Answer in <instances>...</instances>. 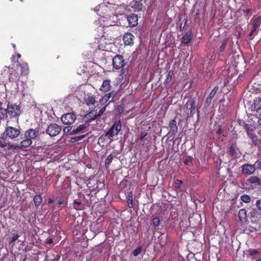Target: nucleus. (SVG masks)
I'll return each mask as SVG.
<instances>
[{
	"label": "nucleus",
	"instance_id": "obj_32",
	"mask_svg": "<svg viewBox=\"0 0 261 261\" xmlns=\"http://www.w3.org/2000/svg\"><path fill=\"white\" fill-rule=\"evenodd\" d=\"M192 36L190 33H186L183 36L181 39V41L184 44H188L192 40Z\"/></svg>",
	"mask_w": 261,
	"mask_h": 261
},
{
	"label": "nucleus",
	"instance_id": "obj_9",
	"mask_svg": "<svg viewBox=\"0 0 261 261\" xmlns=\"http://www.w3.org/2000/svg\"><path fill=\"white\" fill-rule=\"evenodd\" d=\"M95 43L98 44V48L101 50H107V46L110 44V42L105 36L102 35L99 38H96Z\"/></svg>",
	"mask_w": 261,
	"mask_h": 261
},
{
	"label": "nucleus",
	"instance_id": "obj_21",
	"mask_svg": "<svg viewBox=\"0 0 261 261\" xmlns=\"http://www.w3.org/2000/svg\"><path fill=\"white\" fill-rule=\"evenodd\" d=\"M111 87V80H105L102 82L100 90L104 93H106L110 90Z\"/></svg>",
	"mask_w": 261,
	"mask_h": 261
},
{
	"label": "nucleus",
	"instance_id": "obj_55",
	"mask_svg": "<svg viewBox=\"0 0 261 261\" xmlns=\"http://www.w3.org/2000/svg\"><path fill=\"white\" fill-rule=\"evenodd\" d=\"M172 79V77L171 76H167L166 77V79H165V85H167L171 81Z\"/></svg>",
	"mask_w": 261,
	"mask_h": 261
},
{
	"label": "nucleus",
	"instance_id": "obj_19",
	"mask_svg": "<svg viewBox=\"0 0 261 261\" xmlns=\"http://www.w3.org/2000/svg\"><path fill=\"white\" fill-rule=\"evenodd\" d=\"M249 139L252 140L257 136L254 132L252 127L249 124H245L244 126Z\"/></svg>",
	"mask_w": 261,
	"mask_h": 261
},
{
	"label": "nucleus",
	"instance_id": "obj_54",
	"mask_svg": "<svg viewBox=\"0 0 261 261\" xmlns=\"http://www.w3.org/2000/svg\"><path fill=\"white\" fill-rule=\"evenodd\" d=\"M7 143L3 141V140H0V147L4 148L7 146Z\"/></svg>",
	"mask_w": 261,
	"mask_h": 261
},
{
	"label": "nucleus",
	"instance_id": "obj_8",
	"mask_svg": "<svg viewBox=\"0 0 261 261\" xmlns=\"http://www.w3.org/2000/svg\"><path fill=\"white\" fill-rule=\"evenodd\" d=\"M89 188H91L92 190L99 191L102 187H105L104 183L99 180L91 179L88 184Z\"/></svg>",
	"mask_w": 261,
	"mask_h": 261
},
{
	"label": "nucleus",
	"instance_id": "obj_60",
	"mask_svg": "<svg viewBox=\"0 0 261 261\" xmlns=\"http://www.w3.org/2000/svg\"><path fill=\"white\" fill-rule=\"evenodd\" d=\"M58 204L60 205H62L64 204V200H59V201H58Z\"/></svg>",
	"mask_w": 261,
	"mask_h": 261
},
{
	"label": "nucleus",
	"instance_id": "obj_4",
	"mask_svg": "<svg viewBox=\"0 0 261 261\" xmlns=\"http://www.w3.org/2000/svg\"><path fill=\"white\" fill-rule=\"evenodd\" d=\"M62 127L56 123L50 124L46 129V133L50 137L58 135L61 131Z\"/></svg>",
	"mask_w": 261,
	"mask_h": 261
},
{
	"label": "nucleus",
	"instance_id": "obj_37",
	"mask_svg": "<svg viewBox=\"0 0 261 261\" xmlns=\"http://www.w3.org/2000/svg\"><path fill=\"white\" fill-rule=\"evenodd\" d=\"M133 8L138 11H141L143 9L142 2L135 0Z\"/></svg>",
	"mask_w": 261,
	"mask_h": 261
},
{
	"label": "nucleus",
	"instance_id": "obj_16",
	"mask_svg": "<svg viewBox=\"0 0 261 261\" xmlns=\"http://www.w3.org/2000/svg\"><path fill=\"white\" fill-rule=\"evenodd\" d=\"M127 20L130 27H134L138 24V17L137 14H131L127 16Z\"/></svg>",
	"mask_w": 261,
	"mask_h": 261
},
{
	"label": "nucleus",
	"instance_id": "obj_31",
	"mask_svg": "<svg viewBox=\"0 0 261 261\" xmlns=\"http://www.w3.org/2000/svg\"><path fill=\"white\" fill-rule=\"evenodd\" d=\"M251 141L253 145L256 147L259 150H261V139H258L256 136Z\"/></svg>",
	"mask_w": 261,
	"mask_h": 261
},
{
	"label": "nucleus",
	"instance_id": "obj_10",
	"mask_svg": "<svg viewBox=\"0 0 261 261\" xmlns=\"http://www.w3.org/2000/svg\"><path fill=\"white\" fill-rule=\"evenodd\" d=\"M39 136V130L36 129L30 128L27 130L24 133V138L33 140L36 139Z\"/></svg>",
	"mask_w": 261,
	"mask_h": 261
},
{
	"label": "nucleus",
	"instance_id": "obj_23",
	"mask_svg": "<svg viewBox=\"0 0 261 261\" xmlns=\"http://www.w3.org/2000/svg\"><path fill=\"white\" fill-rule=\"evenodd\" d=\"M169 126L172 135H174L177 132L178 127L175 119H172L170 121Z\"/></svg>",
	"mask_w": 261,
	"mask_h": 261
},
{
	"label": "nucleus",
	"instance_id": "obj_6",
	"mask_svg": "<svg viewBox=\"0 0 261 261\" xmlns=\"http://www.w3.org/2000/svg\"><path fill=\"white\" fill-rule=\"evenodd\" d=\"M61 119L64 124L71 125L76 120V115L74 112L67 113L63 115Z\"/></svg>",
	"mask_w": 261,
	"mask_h": 261
},
{
	"label": "nucleus",
	"instance_id": "obj_24",
	"mask_svg": "<svg viewBox=\"0 0 261 261\" xmlns=\"http://www.w3.org/2000/svg\"><path fill=\"white\" fill-rule=\"evenodd\" d=\"M237 150L238 148L236 146V144H232L229 148L228 152L229 154L230 155L231 158L235 159L236 158L237 155Z\"/></svg>",
	"mask_w": 261,
	"mask_h": 261
},
{
	"label": "nucleus",
	"instance_id": "obj_61",
	"mask_svg": "<svg viewBox=\"0 0 261 261\" xmlns=\"http://www.w3.org/2000/svg\"><path fill=\"white\" fill-rule=\"evenodd\" d=\"M258 123L260 125H261V114L258 117Z\"/></svg>",
	"mask_w": 261,
	"mask_h": 261
},
{
	"label": "nucleus",
	"instance_id": "obj_59",
	"mask_svg": "<svg viewBox=\"0 0 261 261\" xmlns=\"http://www.w3.org/2000/svg\"><path fill=\"white\" fill-rule=\"evenodd\" d=\"M173 72L172 70H170L168 71V75H167V76H169L172 77V75H173Z\"/></svg>",
	"mask_w": 261,
	"mask_h": 261
},
{
	"label": "nucleus",
	"instance_id": "obj_49",
	"mask_svg": "<svg viewBox=\"0 0 261 261\" xmlns=\"http://www.w3.org/2000/svg\"><path fill=\"white\" fill-rule=\"evenodd\" d=\"M72 126H66L64 128H63V132L65 134V133H68L69 132H71V131H72Z\"/></svg>",
	"mask_w": 261,
	"mask_h": 261
},
{
	"label": "nucleus",
	"instance_id": "obj_58",
	"mask_svg": "<svg viewBox=\"0 0 261 261\" xmlns=\"http://www.w3.org/2000/svg\"><path fill=\"white\" fill-rule=\"evenodd\" d=\"M140 252V250H138V249H136L133 252V254L135 255V256H136Z\"/></svg>",
	"mask_w": 261,
	"mask_h": 261
},
{
	"label": "nucleus",
	"instance_id": "obj_11",
	"mask_svg": "<svg viewBox=\"0 0 261 261\" xmlns=\"http://www.w3.org/2000/svg\"><path fill=\"white\" fill-rule=\"evenodd\" d=\"M255 171L254 165L246 164L242 166V172L245 175H251Z\"/></svg>",
	"mask_w": 261,
	"mask_h": 261
},
{
	"label": "nucleus",
	"instance_id": "obj_29",
	"mask_svg": "<svg viewBox=\"0 0 261 261\" xmlns=\"http://www.w3.org/2000/svg\"><path fill=\"white\" fill-rule=\"evenodd\" d=\"M33 201L35 205L37 207H38L42 201V197L40 194H37L34 196Z\"/></svg>",
	"mask_w": 261,
	"mask_h": 261
},
{
	"label": "nucleus",
	"instance_id": "obj_28",
	"mask_svg": "<svg viewBox=\"0 0 261 261\" xmlns=\"http://www.w3.org/2000/svg\"><path fill=\"white\" fill-rule=\"evenodd\" d=\"M261 23V18L260 17H257L254 19L252 21V28L253 31H256L257 28L259 27Z\"/></svg>",
	"mask_w": 261,
	"mask_h": 261
},
{
	"label": "nucleus",
	"instance_id": "obj_13",
	"mask_svg": "<svg viewBox=\"0 0 261 261\" xmlns=\"http://www.w3.org/2000/svg\"><path fill=\"white\" fill-rule=\"evenodd\" d=\"M135 38V36L133 35V34L130 33H126L124 34L123 40L124 42V44L125 45H130L132 46L134 44V40Z\"/></svg>",
	"mask_w": 261,
	"mask_h": 261
},
{
	"label": "nucleus",
	"instance_id": "obj_47",
	"mask_svg": "<svg viewBox=\"0 0 261 261\" xmlns=\"http://www.w3.org/2000/svg\"><path fill=\"white\" fill-rule=\"evenodd\" d=\"M8 149H19V145H14L13 144H9L8 145Z\"/></svg>",
	"mask_w": 261,
	"mask_h": 261
},
{
	"label": "nucleus",
	"instance_id": "obj_5",
	"mask_svg": "<svg viewBox=\"0 0 261 261\" xmlns=\"http://www.w3.org/2000/svg\"><path fill=\"white\" fill-rule=\"evenodd\" d=\"M6 110L8 114L11 117H16L18 116L20 113V107L19 105L16 104L9 103Z\"/></svg>",
	"mask_w": 261,
	"mask_h": 261
},
{
	"label": "nucleus",
	"instance_id": "obj_53",
	"mask_svg": "<svg viewBox=\"0 0 261 261\" xmlns=\"http://www.w3.org/2000/svg\"><path fill=\"white\" fill-rule=\"evenodd\" d=\"M123 107L122 105L119 106L117 109V111L119 114H121L123 112Z\"/></svg>",
	"mask_w": 261,
	"mask_h": 261
},
{
	"label": "nucleus",
	"instance_id": "obj_1",
	"mask_svg": "<svg viewBox=\"0 0 261 261\" xmlns=\"http://www.w3.org/2000/svg\"><path fill=\"white\" fill-rule=\"evenodd\" d=\"M196 97H191V98L187 102L185 106L190 111L189 117H193L195 113H197V118L200 117V108L201 106H199Z\"/></svg>",
	"mask_w": 261,
	"mask_h": 261
},
{
	"label": "nucleus",
	"instance_id": "obj_38",
	"mask_svg": "<svg viewBox=\"0 0 261 261\" xmlns=\"http://www.w3.org/2000/svg\"><path fill=\"white\" fill-rule=\"evenodd\" d=\"M86 136H87V135H81V136H76V137H72V138H71V139L70 140V142H71L72 143H75L76 142L82 140V139H84Z\"/></svg>",
	"mask_w": 261,
	"mask_h": 261
},
{
	"label": "nucleus",
	"instance_id": "obj_48",
	"mask_svg": "<svg viewBox=\"0 0 261 261\" xmlns=\"http://www.w3.org/2000/svg\"><path fill=\"white\" fill-rule=\"evenodd\" d=\"M147 133L145 132H142L141 133L139 140L142 141L144 139V138L147 136Z\"/></svg>",
	"mask_w": 261,
	"mask_h": 261
},
{
	"label": "nucleus",
	"instance_id": "obj_40",
	"mask_svg": "<svg viewBox=\"0 0 261 261\" xmlns=\"http://www.w3.org/2000/svg\"><path fill=\"white\" fill-rule=\"evenodd\" d=\"M103 23H101L102 25H103V27H109V26H112L114 24H113L114 22H111V21H109V18L108 17H103Z\"/></svg>",
	"mask_w": 261,
	"mask_h": 261
},
{
	"label": "nucleus",
	"instance_id": "obj_39",
	"mask_svg": "<svg viewBox=\"0 0 261 261\" xmlns=\"http://www.w3.org/2000/svg\"><path fill=\"white\" fill-rule=\"evenodd\" d=\"M121 68L122 69L120 74L121 77H120V79H121L122 80H123L124 77H126L128 75L129 70L128 68H124V67Z\"/></svg>",
	"mask_w": 261,
	"mask_h": 261
},
{
	"label": "nucleus",
	"instance_id": "obj_25",
	"mask_svg": "<svg viewBox=\"0 0 261 261\" xmlns=\"http://www.w3.org/2000/svg\"><path fill=\"white\" fill-rule=\"evenodd\" d=\"M32 144V141L31 139L25 138L24 140L21 141L19 145V149L22 148H27L30 146Z\"/></svg>",
	"mask_w": 261,
	"mask_h": 261
},
{
	"label": "nucleus",
	"instance_id": "obj_51",
	"mask_svg": "<svg viewBox=\"0 0 261 261\" xmlns=\"http://www.w3.org/2000/svg\"><path fill=\"white\" fill-rule=\"evenodd\" d=\"M258 211L261 212V199H258L256 201L255 204Z\"/></svg>",
	"mask_w": 261,
	"mask_h": 261
},
{
	"label": "nucleus",
	"instance_id": "obj_2",
	"mask_svg": "<svg viewBox=\"0 0 261 261\" xmlns=\"http://www.w3.org/2000/svg\"><path fill=\"white\" fill-rule=\"evenodd\" d=\"M20 134V130L19 128H17L12 126H8L6 127L4 134L2 136V138L4 140L9 137L11 139H14L19 136Z\"/></svg>",
	"mask_w": 261,
	"mask_h": 261
},
{
	"label": "nucleus",
	"instance_id": "obj_12",
	"mask_svg": "<svg viewBox=\"0 0 261 261\" xmlns=\"http://www.w3.org/2000/svg\"><path fill=\"white\" fill-rule=\"evenodd\" d=\"M96 111L94 109L91 110L88 114L85 115L83 117V120L87 123L95 120L98 117L96 115Z\"/></svg>",
	"mask_w": 261,
	"mask_h": 261
},
{
	"label": "nucleus",
	"instance_id": "obj_27",
	"mask_svg": "<svg viewBox=\"0 0 261 261\" xmlns=\"http://www.w3.org/2000/svg\"><path fill=\"white\" fill-rule=\"evenodd\" d=\"M21 67V74L23 75H27L29 72V69L28 64L23 63L22 64L19 63Z\"/></svg>",
	"mask_w": 261,
	"mask_h": 261
},
{
	"label": "nucleus",
	"instance_id": "obj_35",
	"mask_svg": "<svg viewBox=\"0 0 261 261\" xmlns=\"http://www.w3.org/2000/svg\"><path fill=\"white\" fill-rule=\"evenodd\" d=\"M182 183L181 180L176 179L173 185L174 190L176 191H180Z\"/></svg>",
	"mask_w": 261,
	"mask_h": 261
},
{
	"label": "nucleus",
	"instance_id": "obj_34",
	"mask_svg": "<svg viewBox=\"0 0 261 261\" xmlns=\"http://www.w3.org/2000/svg\"><path fill=\"white\" fill-rule=\"evenodd\" d=\"M238 217L239 220L243 222L246 218V211L245 209H241L239 212Z\"/></svg>",
	"mask_w": 261,
	"mask_h": 261
},
{
	"label": "nucleus",
	"instance_id": "obj_20",
	"mask_svg": "<svg viewBox=\"0 0 261 261\" xmlns=\"http://www.w3.org/2000/svg\"><path fill=\"white\" fill-rule=\"evenodd\" d=\"M219 90V87L218 86H216L211 91L210 94L208 95V97H207L205 105L207 107L209 106L211 100L213 98V97L215 96L216 94L218 92Z\"/></svg>",
	"mask_w": 261,
	"mask_h": 261
},
{
	"label": "nucleus",
	"instance_id": "obj_36",
	"mask_svg": "<svg viewBox=\"0 0 261 261\" xmlns=\"http://www.w3.org/2000/svg\"><path fill=\"white\" fill-rule=\"evenodd\" d=\"M73 208L76 210H82L84 208V205H83L81 201L74 200L73 201Z\"/></svg>",
	"mask_w": 261,
	"mask_h": 261
},
{
	"label": "nucleus",
	"instance_id": "obj_14",
	"mask_svg": "<svg viewBox=\"0 0 261 261\" xmlns=\"http://www.w3.org/2000/svg\"><path fill=\"white\" fill-rule=\"evenodd\" d=\"M115 96V93L113 91L110 92L109 93L106 94L100 100V103L103 105L108 101H109V102L113 101L114 100V97Z\"/></svg>",
	"mask_w": 261,
	"mask_h": 261
},
{
	"label": "nucleus",
	"instance_id": "obj_56",
	"mask_svg": "<svg viewBox=\"0 0 261 261\" xmlns=\"http://www.w3.org/2000/svg\"><path fill=\"white\" fill-rule=\"evenodd\" d=\"M222 133V129L221 128V126L220 125L218 126V129L216 131V133L217 135H220Z\"/></svg>",
	"mask_w": 261,
	"mask_h": 261
},
{
	"label": "nucleus",
	"instance_id": "obj_57",
	"mask_svg": "<svg viewBox=\"0 0 261 261\" xmlns=\"http://www.w3.org/2000/svg\"><path fill=\"white\" fill-rule=\"evenodd\" d=\"M53 240L51 238H48L46 242V243L47 244H53Z\"/></svg>",
	"mask_w": 261,
	"mask_h": 261
},
{
	"label": "nucleus",
	"instance_id": "obj_30",
	"mask_svg": "<svg viewBox=\"0 0 261 261\" xmlns=\"http://www.w3.org/2000/svg\"><path fill=\"white\" fill-rule=\"evenodd\" d=\"M126 201L127 202L128 206L129 208H133L134 204L133 200V192L132 191L129 192L126 196Z\"/></svg>",
	"mask_w": 261,
	"mask_h": 261
},
{
	"label": "nucleus",
	"instance_id": "obj_44",
	"mask_svg": "<svg viewBox=\"0 0 261 261\" xmlns=\"http://www.w3.org/2000/svg\"><path fill=\"white\" fill-rule=\"evenodd\" d=\"M152 224L155 227L159 226L160 224V218L158 217H154L152 220Z\"/></svg>",
	"mask_w": 261,
	"mask_h": 261
},
{
	"label": "nucleus",
	"instance_id": "obj_15",
	"mask_svg": "<svg viewBox=\"0 0 261 261\" xmlns=\"http://www.w3.org/2000/svg\"><path fill=\"white\" fill-rule=\"evenodd\" d=\"M7 71L9 72V79L10 81H13L15 80L19 79V75L18 72L15 70L13 68L6 67L4 69V71Z\"/></svg>",
	"mask_w": 261,
	"mask_h": 261
},
{
	"label": "nucleus",
	"instance_id": "obj_41",
	"mask_svg": "<svg viewBox=\"0 0 261 261\" xmlns=\"http://www.w3.org/2000/svg\"><path fill=\"white\" fill-rule=\"evenodd\" d=\"M7 111L6 109L0 108V120L4 119L7 116Z\"/></svg>",
	"mask_w": 261,
	"mask_h": 261
},
{
	"label": "nucleus",
	"instance_id": "obj_50",
	"mask_svg": "<svg viewBox=\"0 0 261 261\" xmlns=\"http://www.w3.org/2000/svg\"><path fill=\"white\" fill-rule=\"evenodd\" d=\"M106 110V107H104L102 108L99 111L98 113H96V115L97 116V117L98 118L100 117L101 115L103 114V113L105 112Z\"/></svg>",
	"mask_w": 261,
	"mask_h": 261
},
{
	"label": "nucleus",
	"instance_id": "obj_46",
	"mask_svg": "<svg viewBox=\"0 0 261 261\" xmlns=\"http://www.w3.org/2000/svg\"><path fill=\"white\" fill-rule=\"evenodd\" d=\"M113 159V156L112 154L109 155L106 160V162H105L106 165L108 166L109 165H110Z\"/></svg>",
	"mask_w": 261,
	"mask_h": 261
},
{
	"label": "nucleus",
	"instance_id": "obj_63",
	"mask_svg": "<svg viewBox=\"0 0 261 261\" xmlns=\"http://www.w3.org/2000/svg\"><path fill=\"white\" fill-rule=\"evenodd\" d=\"M179 29H180V31H182L184 29V25L182 26V22L180 23V25L179 26Z\"/></svg>",
	"mask_w": 261,
	"mask_h": 261
},
{
	"label": "nucleus",
	"instance_id": "obj_33",
	"mask_svg": "<svg viewBox=\"0 0 261 261\" xmlns=\"http://www.w3.org/2000/svg\"><path fill=\"white\" fill-rule=\"evenodd\" d=\"M85 100L86 104L88 106L93 105L95 102V98L94 96H89L85 98Z\"/></svg>",
	"mask_w": 261,
	"mask_h": 261
},
{
	"label": "nucleus",
	"instance_id": "obj_17",
	"mask_svg": "<svg viewBox=\"0 0 261 261\" xmlns=\"http://www.w3.org/2000/svg\"><path fill=\"white\" fill-rule=\"evenodd\" d=\"M252 111L258 112L261 109V96L256 97L252 105Z\"/></svg>",
	"mask_w": 261,
	"mask_h": 261
},
{
	"label": "nucleus",
	"instance_id": "obj_62",
	"mask_svg": "<svg viewBox=\"0 0 261 261\" xmlns=\"http://www.w3.org/2000/svg\"><path fill=\"white\" fill-rule=\"evenodd\" d=\"M255 31H253V30H251V32H250V33L248 34V36L249 37H251L252 36V35L253 34V33L255 32Z\"/></svg>",
	"mask_w": 261,
	"mask_h": 261
},
{
	"label": "nucleus",
	"instance_id": "obj_26",
	"mask_svg": "<svg viewBox=\"0 0 261 261\" xmlns=\"http://www.w3.org/2000/svg\"><path fill=\"white\" fill-rule=\"evenodd\" d=\"M247 181L250 184H256L257 185H261V179L256 176H250Z\"/></svg>",
	"mask_w": 261,
	"mask_h": 261
},
{
	"label": "nucleus",
	"instance_id": "obj_42",
	"mask_svg": "<svg viewBox=\"0 0 261 261\" xmlns=\"http://www.w3.org/2000/svg\"><path fill=\"white\" fill-rule=\"evenodd\" d=\"M20 236L18 234H15L13 236V237H12L10 239V241L9 242V243L10 245H11V244H13V245H14V242L18 239V238H19Z\"/></svg>",
	"mask_w": 261,
	"mask_h": 261
},
{
	"label": "nucleus",
	"instance_id": "obj_7",
	"mask_svg": "<svg viewBox=\"0 0 261 261\" xmlns=\"http://www.w3.org/2000/svg\"><path fill=\"white\" fill-rule=\"evenodd\" d=\"M113 66L116 69H120L125 64L123 57L120 55H116L113 59Z\"/></svg>",
	"mask_w": 261,
	"mask_h": 261
},
{
	"label": "nucleus",
	"instance_id": "obj_45",
	"mask_svg": "<svg viewBox=\"0 0 261 261\" xmlns=\"http://www.w3.org/2000/svg\"><path fill=\"white\" fill-rule=\"evenodd\" d=\"M184 163L186 165L192 166L193 165L192 158L191 156L187 157L184 160Z\"/></svg>",
	"mask_w": 261,
	"mask_h": 261
},
{
	"label": "nucleus",
	"instance_id": "obj_3",
	"mask_svg": "<svg viewBox=\"0 0 261 261\" xmlns=\"http://www.w3.org/2000/svg\"><path fill=\"white\" fill-rule=\"evenodd\" d=\"M122 124L120 120L116 121L112 125L110 129L106 133V136L109 139H111L115 136H117L121 131Z\"/></svg>",
	"mask_w": 261,
	"mask_h": 261
},
{
	"label": "nucleus",
	"instance_id": "obj_52",
	"mask_svg": "<svg viewBox=\"0 0 261 261\" xmlns=\"http://www.w3.org/2000/svg\"><path fill=\"white\" fill-rule=\"evenodd\" d=\"M259 253V251L256 249H252L249 250L250 255H255Z\"/></svg>",
	"mask_w": 261,
	"mask_h": 261
},
{
	"label": "nucleus",
	"instance_id": "obj_22",
	"mask_svg": "<svg viewBox=\"0 0 261 261\" xmlns=\"http://www.w3.org/2000/svg\"><path fill=\"white\" fill-rule=\"evenodd\" d=\"M88 126V124H80L76 128L71 131L70 134L71 135L78 134L84 132V130Z\"/></svg>",
	"mask_w": 261,
	"mask_h": 261
},
{
	"label": "nucleus",
	"instance_id": "obj_18",
	"mask_svg": "<svg viewBox=\"0 0 261 261\" xmlns=\"http://www.w3.org/2000/svg\"><path fill=\"white\" fill-rule=\"evenodd\" d=\"M227 42V39H224L222 40L219 41L218 43L217 46L215 48V50L217 52L222 53L224 50Z\"/></svg>",
	"mask_w": 261,
	"mask_h": 261
},
{
	"label": "nucleus",
	"instance_id": "obj_43",
	"mask_svg": "<svg viewBox=\"0 0 261 261\" xmlns=\"http://www.w3.org/2000/svg\"><path fill=\"white\" fill-rule=\"evenodd\" d=\"M241 199L245 203H248L250 201L251 198L249 196L247 195H243L241 197Z\"/></svg>",
	"mask_w": 261,
	"mask_h": 261
},
{
	"label": "nucleus",
	"instance_id": "obj_64",
	"mask_svg": "<svg viewBox=\"0 0 261 261\" xmlns=\"http://www.w3.org/2000/svg\"><path fill=\"white\" fill-rule=\"evenodd\" d=\"M258 168L260 169L261 170V161L258 163Z\"/></svg>",
	"mask_w": 261,
	"mask_h": 261
}]
</instances>
